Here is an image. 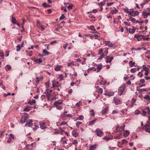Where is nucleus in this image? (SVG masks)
<instances>
[{"label": "nucleus", "mask_w": 150, "mask_h": 150, "mask_svg": "<svg viewBox=\"0 0 150 150\" xmlns=\"http://www.w3.org/2000/svg\"><path fill=\"white\" fill-rule=\"evenodd\" d=\"M24 115L22 116L20 122L23 124L25 122L26 120L28 117V115L27 113H24Z\"/></svg>", "instance_id": "obj_1"}, {"label": "nucleus", "mask_w": 150, "mask_h": 150, "mask_svg": "<svg viewBox=\"0 0 150 150\" xmlns=\"http://www.w3.org/2000/svg\"><path fill=\"white\" fill-rule=\"evenodd\" d=\"M125 84H123L119 88L118 90V92H119V95L120 96H121L125 89Z\"/></svg>", "instance_id": "obj_2"}, {"label": "nucleus", "mask_w": 150, "mask_h": 150, "mask_svg": "<svg viewBox=\"0 0 150 150\" xmlns=\"http://www.w3.org/2000/svg\"><path fill=\"white\" fill-rule=\"evenodd\" d=\"M130 13L129 15L131 16L135 17L139 14V12L137 11H134L133 9H130Z\"/></svg>", "instance_id": "obj_3"}, {"label": "nucleus", "mask_w": 150, "mask_h": 150, "mask_svg": "<svg viewBox=\"0 0 150 150\" xmlns=\"http://www.w3.org/2000/svg\"><path fill=\"white\" fill-rule=\"evenodd\" d=\"M145 131L149 133H150V123L149 121H147V123L144 126Z\"/></svg>", "instance_id": "obj_4"}, {"label": "nucleus", "mask_w": 150, "mask_h": 150, "mask_svg": "<svg viewBox=\"0 0 150 150\" xmlns=\"http://www.w3.org/2000/svg\"><path fill=\"white\" fill-rule=\"evenodd\" d=\"M125 127V125L122 126H118L116 127V130L118 132H122L124 130Z\"/></svg>", "instance_id": "obj_5"}, {"label": "nucleus", "mask_w": 150, "mask_h": 150, "mask_svg": "<svg viewBox=\"0 0 150 150\" xmlns=\"http://www.w3.org/2000/svg\"><path fill=\"white\" fill-rule=\"evenodd\" d=\"M95 132L97 135L100 137H101L103 133V132L98 128H97Z\"/></svg>", "instance_id": "obj_6"}, {"label": "nucleus", "mask_w": 150, "mask_h": 150, "mask_svg": "<svg viewBox=\"0 0 150 150\" xmlns=\"http://www.w3.org/2000/svg\"><path fill=\"white\" fill-rule=\"evenodd\" d=\"M37 27L39 29H41L42 31H43L45 30V28L41 24L40 22L38 21L36 24Z\"/></svg>", "instance_id": "obj_7"}, {"label": "nucleus", "mask_w": 150, "mask_h": 150, "mask_svg": "<svg viewBox=\"0 0 150 150\" xmlns=\"http://www.w3.org/2000/svg\"><path fill=\"white\" fill-rule=\"evenodd\" d=\"M150 15V13L149 12H147L146 11H144L142 12V16L144 18H147L148 16Z\"/></svg>", "instance_id": "obj_8"}, {"label": "nucleus", "mask_w": 150, "mask_h": 150, "mask_svg": "<svg viewBox=\"0 0 150 150\" xmlns=\"http://www.w3.org/2000/svg\"><path fill=\"white\" fill-rule=\"evenodd\" d=\"M33 121L32 120H28L27 122L26 123L25 126H28V127H31L33 125L32 123Z\"/></svg>", "instance_id": "obj_9"}, {"label": "nucleus", "mask_w": 150, "mask_h": 150, "mask_svg": "<svg viewBox=\"0 0 150 150\" xmlns=\"http://www.w3.org/2000/svg\"><path fill=\"white\" fill-rule=\"evenodd\" d=\"M105 45L106 46H108L109 47H112L114 44L110 41H106L105 42Z\"/></svg>", "instance_id": "obj_10"}, {"label": "nucleus", "mask_w": 150, "mask_h": 150, "mask_svg": "<svg viewBox=\"0 0 150 150\" xmlns=\"http://www.w3.org/2000/svg\"><path fill=\"white\" fill-rule=\"evenodd\" d=\"M9 137L8 138L7 140V143H10L12 139H14V135L12 134H10L9 135Z\"/></svg>", "instance_id": "obj_11"}, {"label": "nucleus", "mask_w": 150, "mask_h": 150, "mask_svg": "<svg viewBox=\"0 0 150 150\" xmlns=\"http://www.w3.org/2000/svg\"><path fill=\"white\" fill-rule=\"evenodd\" d=\"M114 99L115 105H117L121 103V100L119 99L114 97Z\"/></svg>", "instance_id": "obj_12"}, {"label": "nucleus", "mask_w": 150, "mask_h": 150, "mask_svg": "<svg viewBox=\"0 0 150 150\" xmlns=\"http://www.w3.org/2000/svg\"><path fill=\"white\" fill-rule=\"evenodd\" d=\"M59 82H57L55 81H52V85L53 86V87H56L57 88H58L59 87Z\"/></svg>", "instance_id": "obj_13"}, {"label": "nucleus", "mask_w": 150, "mask_h": 150, "mask_svg": "<svg viewBox=\"0 0 150 150\" xmlns=\"http://www.w3.org/2000/svg\"><path fill=\"white\" fill-rule=\"evenodd\" d=\"M97 146V145L96 144L91 145L90 146L88 150H95Z\"/></svg>", "instance_id": "obj_14"}, {"label": "nucleus", "mask_w": 150, "mask_h": 150, "mask_svg": "<svg viewBox=\"0 0 150 150\" xmlns=\"http://www.w3.org/2000/svg\"><path fill=\"white\" fill-rule=\"evenodd\" d=\"M97 72H99L101 69L102 68V65L101 64H97Z\"/></svg>", "instance_id": "obj_15"}, {"label": "nucleus", "mask_w": 150, "mask_h": 150, "mask_svg": "<svg viewBox=\"0 0 150 150\" xmlns=\"http://www.w3.org/2000/svg\"><path fill=\"white\" fill-rule=\"evenodd\" d=\"M105 58H107V59L105 61L106 63H110L113 59V58L112 57H109L108 56H107Z\"/></svg>", "instance_id": "obj_16"}, {"label": "nucleus", "mask_w": 150, "mask_h": 150, "mask_svg": "<svg viewBox=\"0 0 150 150\" xmlns=\"http://www.w3.org/2000/svg\"><path fill=\"white\" fill-rule=\"evenodd\" d=\"M62 100L56 101L54 103V105H61L62 103Z\"/></svg>", "instance_id": "obj_17"}, {"label": "nucleus", "mask_w": 150, "mask_h": 150, "mask_svg": "<svg viewBox=\"0 0 150 150\" xmlns=\"http://www.w3.org/2000/svg\"><path fill=\"white\" fill-rule=\"evenodd\" d=\"M40 127L42 129H45L47 128L45 123H43L40 124Z\"/></svg>", "instance_id": "obj_18"}, {"label": "nucleus", "mask_w": 150, "mask_h": 150, "mask_svg": "<svg viewBox=\"0 0 150 150\" xmlns=\"http://www.w3.org/2000/svg\"><path fill=\"white\" fill-rule=\"evenodd\" d=\"M141 35H135L134 37L137 39L138 41H141L142 40V38L141 37Z\"/></svg>", "instance_id": "obj_19"}, {"label": "nucleus", "mask_w": 150, "mask_h": 150, "mask_svg": "<svg viewBox=\"0 0 150 150\" xmlns=\"http://www.w3.org/2000/svg\"><path fill=\"white\" fill-rule=\"evenodd\" d=\"M130 133V132L129 130H126L123 133V136L125 137H127L128 136Z\"/></svg>", "instance_id": "obj_20"}, {"label": "nucleus", "mask_w": 150, "mask_h": 150, "mask_svg": "<svg viewBox=\"0 0 150 150\" xmlns=\"http://www.w3.org/2000/svg\"><path fill=\"white\" fill-rule=\"evenodd\" d=\"M114 92H107L105 93L104 94V95L105 96H113L114 95Z\"/></svg>", "instance_id": "obj_21"}, {"label": "nucleus", "mask_w": 150, "mask_h": 150, "mask_svg": "<svg viewBox=\"0 0 150 150\" xmlns=\"http://www.w3.org/2000/svg\"><path fill=\"white\" fill-rule=\"evenodd\" d=\"M62 66L60 65H57L54 68V70L56 71H58L60 70Z\"/></svg>", "instance_id": "obj_22"}, {"label": "nucleus", "mask_w": 150, "mask_h": 150, "mask_svg": "<svg viewBox=\"0 0 150 150\" xmlns=\"http://www.w3.org/2000/svg\"><path fill=\"white\" fill-rule=\"evenodd\" d=\"M144 69H142L137 74V75L140 78L142 77L143 76V71Z\"/></svg>", "instance_id": "obj_23"}, {"label": "nucleus", "mask_w": 150, "mask_h": 150, "mask_svg": "<svg viewBox=\"0 0 150 150\" xmlns=\"http://www.w3.org/2000/svg\"><path fill=\"white\" fill-rule=\"evenodd\" d=\"M72 134L73 136L75 137H77L79 136L78 133L75 131H72Z\"/></svg>", "instance_id": "obj_24"}, {"label": "nucleus", "mask_w": 150, "mask_h": 150, "mask_svg": "<svg viewBox=\"0 0 150 150\" xmlns=\"http://www.w3.org/2000/svg\"><path fill=\"white\" fill-rule=\"evenodd\" d=\"M118 12V10L116 9L112 10L110 11V13L112 14H115L117 13Z\"/></svg>", "instance_id": "obj_25"}, {"label": "nucleus", "mask_w": 150, "mask_h": 150, "mask_svg": "<svg viewBox=\"0 0 150 150\" xmlns=\"http://www.w3.org/2000/svg\"><path fill=\"white\" fill-rule=\"evenodd\" d=\"M96 70V69L94 67H92L89 68L87 69V71L88 72H89L91 71H95Z\"/></svg>", "instance_id": "obj_26"}, {"label": "nucleus", "mask_w": 150, "mask_h": 150, "mask_svg": "<svg viewBox=\"0 0 150 150\" xmlns=\"http://www.w3.org/2000/svg\"><path fill=\"white\" fill-rule=\"evenodd\" d=\"M108 107H106L104 109H103L102 110V114L103 115L105 114V113H106L107 111H108Z\"/></svg>", "instance_id": "obj_27"}, {"label": "nucleus", "mask_w": 150, "mask_h": 150, "mask_svg": "<svg viewBox=\"0 0 150 150\" xmlns=\"http://www.w3.org/2000/svg\"><path fill=\"white\" fill-rule=\"evenodd\" d=\"M135 29L134 28H129V32L132 34H133L135 32Z\"/></svg>", "instance_id": "obj_28"}, {"label": "nucleus", "mask_w": 150, "mask_h": 150, "mask_svg": "<svg viewBox=\"0 0 150 150\" xmlns=\"http://www.w3.org/2000/svg\"><path fill=\"white\" fill-rule=\"evenodd\" d=\"M30 107L28 106H26L24 109L23 111L25 112H28L30 110Z\"/></svg>", "instance_id": "obj_29"}, {"label": "nucleus", "mask_w": 150, "mask_h": 150, "mask_svg": "<svg viewBox=\"0 0 150 150\" xmlns=\"http://www.w3.org/2000/svg\"><path fill=\"white\" fill-rule=\"evenodd\" d=\"M11 23L14 24H16V19L13 17H12Z\"/></svg>", "instance_id": "obj_30"}, {"label": "nucleus", "mask_w": 150, "mask_h": 150, "mask_svg": "<svg viewBox=\"0 0 150 150\" xmlns=\"http://www.w3.org/2000/svg\"><path fill=\"white\" fill-rule=\"evenodd\" d=\"M11 68V66L9 65H7L5 67V68L7 71L9 70Z\"/></svg>", "instance_id": "obj_31"}, {"label": "nucleus", "mask_w": 150, "mask_h": 150, "mask_svg": "<svg viewBox=\"0 0 150 150\" xmlns=\"http://www.w3.org/2000/svg\"><path fill=\"white\" fill-rule=\"evenodd\" d=\"M135 64L134 62H133L132 61H130L129 62V66L131 67H133Z\"/></svg>", "instance_id": "obj_32"}, {"label": "nucleus", "mask_w": 150, "mask_h": 150, "mask_svg": "<svg viewBox=\"0 0 150 150\" xmlns=\"http://www.w3.org/2000/svg\"><path fill=\"white\" fill-rule=\"evenodd\" d=\"M129 20L131 21L133 23H134L136 21V19L131 16L129 17Z\"/></svg>", "instance_id": "obj_33"}, {"label": "nucleus", "mask_w": 150, "mask_h": 150, "mask_svg": "<svg viewBox=\"0 0 150 150\" xmlns=\"http://www.w3.org/2000/svg\"><path fill=\"white\" fill-rule=\"evenodd\" d=\"M143 69L145 71H149V68L146 67L145 65H144L143 66Z\"/></svg>", "instance_id": "obj_34"}, {"label": "nucleus", "mask_w": 150, "mask_h": 150, "mask_svg": "<svg viewBox=\"0 0 150 150\" xmlns=\"http://www.w3.org/2000/svg\"><path fill=\"white\" fill-rule=\"evenodd\" d=\"M43 52L45 55L49 54L50 53L48 52L45 49L43 50Z\"/></svg>", "instance_id": "obj_35"}, {"label": "nucleus", "mask_w": 150, "mask_h": 150, "mask_svg": "<svg viewBox=\"0 0 150 150\" xmlns=\"http://www.w3.org/2000/svg\"><path fill=\"white\" fill-rule=\"evenodd\" d=\"M36 101L35 100H33L31 101H30L28 102V103L30 104L31 105H32L33 104L35 103Z\"/></svg>", "instance_id": "obj_36"}, {"label": "nucleus", "mask_w": 150, "mask_h": 150, "mask_svg": "<svg viewBox=\"0 0 150 150\" xmlns=\"http://www.w3.org/2000/svg\"><path fill=\"white\" fill-rule=\"evenodd\" d=\"M84 119V117L82 115H80L79 117L77 118L78 120H83Z\"/></svg>", "instance_id": "obj_37"}, {"label": "nucleus", "mask_w": 150, "mask_h": 150, "mask_svg": "<svg viewBox=\"0 0 150 150\" xmlns=\"http://www.w3.org/2000/svg\"><path fill=\"white\" fill-rule=\"evenodd\" d=\"M16 47L17 48L16 50L18 52L22 48L19 44H18L16 46Z\"/></svg>", "instance_id": "obj_38"}, {"label": "nucleus", "mask_w": 150, "mask_h": 150, "mask_svg": "<svg viewBox=\"0 0 150 150\" xmlns=\"http://www.w3.org/2000/svg\"><path fill=\"white\" fill-rule=\"evenodd\" d=\"M134 113L136 115H138L141 113V112L139 110L137 109L135 111Z\"/></svg>", "instance_id": "obj_39"}, {"label": "nucleus", "mask_w": 150, "mask_h": 150, "mask_svg": "<svg viewBox=\"0 0 150 150\" xmlns=\"http://www.w3.org/2000/svg\"><path fill=\"white\" fill-rule=\"evenodd\" d=\"M97 119H96L95 120H93L92 121H90L89 123V124L90 125H92L93 124H94L95 123V121Z\"/></svg>", "instance_id": "obj_40"}, {"label": "nucleus", "mask_w": 150, "mask_h": 150, "mask_svg": "<svg viewBox=\"0 0 150 150\" xmlns=\"http://www.w3.org/2000/svg\"><path fill=\"white\" fill-rule=\"evenodd\" d=\"M102 139L104 140H105L107 141H108L110 139V137L108 136L104 137L102 138Z\"/></svg>", "instance_id": "obj_41"}, {"label": "nucleus", "mask_w": 150, "mask_h": 150, "mask_svg": "<svg viewBox=\"0 0 150 150\" xmlns=\"http://www.w3.org/2000/svg\"><path fill=\"white\" fill-rule=\"evenodd\" d=\"M123 10L124 11L125 13H127L129 14L130 12V11H129L128 8H124Z\"/></svg>", "instance_id": "obj_42"}, {"label": "nucleus", "mask_w": 150, "mask_h": 150, "mask_svg": "<svg viewBox=\"0 0 150 150\" xmlns=\"http://www.w3.org/2000/svg\"><path fill=\"white\" fill-rule=\"evenodd\" d=\"M144 99L149 100V99H150V97L149 95H146L144 96Z\"/></svg>", "instance_id": "obj_43"}, {"label": "nucleus", "mask_w": 150, "mask_h": 150, "mask_svg": "<svg viewBox=\"0 0 150 150\" xmlns=\"http://www.w3.org/2000/svg\"><path fill=\"white\" fill-rule=\"evenodd\" d=\"M87 28L91 30H94V27L93 26H91L89 27H87Z\"/></svg>", "instance_id": "obj_44"}, {"label": "nucleus", "mask_w": 150, "mask_h": 150, "mask_svg": "<svg viewBox=\"0 0 150 150\" xmlns=\"http://www.w3.org/2000/svg\"><path fill=\"white\" fill-rule=\"evenodd\" d=\"M74 62H70V63H67V65L68 67H70L71 66H72V65H74Z\"/></svg>", "instance_id": "obj_45"}, {"label": "nucleus", "mask_w": 150, "mask_h": 150, "mask_svg": "<svg viewBox=\"0 0 150 150\" xmlns=\"http://www.w3.org/2000/svg\"><path fill=\"white\" fill-rule=\"evenodd\" d=\"M42 5L44 7L46 8L49 7L50 6V5H48L46 3H44L42 4Z\"/></svg>", "instance_id": "obj_46"}, {"label": "nucleus", "mask_w": 150, "mask_h": 150, "mask_svg": "<svg viewBox=\"0 0 150 150\" xmlns=\"http://www.w3.org/2000/svg\"><path fill=\"white\" fill-rule=\"evenodd\" d=\"M82 123V122L79 121H78L76 124V125L77 128H78L79 125Z\"/></svg>", "instance_id": "obj_47"}, {"label": "nucleus", "mask_w": 150, "mask_h": 150, "mask_svg": "<svg viewBox=\"0 0 150 150\" xmlns=\"http://www.w3.org/2000/svg\"><path fill=\"white\" fill-rule=\"evenodd\" d=\"M65 17L64 16V14H62L61 16L59 18V20L61 21L62 20L64 19Z\"/></svg>", "instance_id": "obj_48"}, {"label": "nucleus", "mask_w": 150, "mask_h": 150, "mask_svg": "<svg viewBox=\"0 0 150 150\" xmlns=\"http://www.w3.org/2000/svg\"><path fill=\"white\" fill-rule=\"evenodd\" d=\"M128 141L126 139H124L122 140V144H126L128 143Z\"/></svg>", "instance_id": "obj_49"}, {"label": "nucleus", "mask_w": 150, "mask_h": 150, "mask_svg": "<svg viewBox=\"0 0 150 150\" xmlns=\"http://www.w3.org/2000/svg\"><path fill=\"white\" fill-rule=\"evenodd\" d=\"M54 106L56 107L59 110H61L62 109V106L61 105H54Z\"/></svg>", "instance_id": "obj_50"}, {"label": "nucleus", "mask_w": 150, "mask_h": 150, "mask_svg": "<svg viewBox=\"0 0 150 150\" xmlns=\"http://www.w3.org/2000/svg\"><path fill=\"white\" fill-rule=\"evenodd\" d=\"M65 138V137H63L62 138H61V141H62L63 142H64V143H65V144H67V141H68V139H66L65 140V141H64V140H63V139Z\"/></svg>", "instance_id": "obj_51"}, {"label": "nucleus", "mask_w": 150, "mask_h": 150, "mask_svg": "<svg viewBox=\"0 0 150 150\" xmlns=\"http://www.w3.org/2000/svg\"><path fill=\"white\" fill-rule=\"evenodd\" d=\"M98 93L101 94H102L103 92V89L102 88H99V90L98 91Z\"/></svg>", "instance_id": "obj_52"}, {"label": "nucleus", "mask_w": 150, "mask_h": 150, "mask_svg": "<svg viewBox=\"0 0 150 150\" xmlns=\"http://www.w3.org/2000/svg\"><path fill=\"white\" fill-rule=\"evenodd\" d=\"M72 144L74 145H76L78 144V142L76 139L73 140L72 141Z\"/></svg>", "instance_id": "obj_53"}, {"label": "nucleus", "mask_w": 150, "mask_h": 150, "mask_svg": "<svg viewBox=\"0 0 150 150\" xmlns=\"http://www.w3.org/2000/svg\"><path fill=\"white\" fill-rule=\"evenodd\" d=\"M93 36L95 37V39H97L98 40H100V38H99V36L98 35L96 34H94L93 35Z\"/></svg>", "instance_id": "obj_54"}, {"label": "nucleus", "mask_w": 150, "mask_h": 150, "mask_svg": "<svg viewBox=\"0 0 150 150\" xmlns=\"http://www.w3.org/2000/svg\"><path fill=\"white\" fill-rule=\"evenodd\" d=\"M68 45V43H66V44L63 45V47L64 49H65V50L66 49L67 47V46Z\"/></svg>", "instance_id": "obj_55"}, {"label": "nucleus", "mask_w": 150, "mask_h": 150, "mask_svg": "<svg viewBox=\"0 0 150 150\" xmlns=\"http://www.w3.org/2000/svg\"><path fill=\"white\" fill-rule=\"evenodd\" d=\"M130 71L132 73H135L136 71V68H132L131 69Z\"/></svg>", "instance_id": "obj_56"}, {"label": "nucleus", "mask_w": 150, "mask_h": 150, "mask_svg": "<svg viewBox=\"0 0 150 150\" xmlns=\"http://www.w3.org/2000/svg\"><path fill=\"white\" fill-rule=\"evenodd\" d=\"M73 5L71 4L67 7L70 10L72 8Z\"/></svg>", "instance_id": "obj_57"}, {"label": "nucleus", "mask_w": 150, "mask_h": 150, "mask_svg": "<svg viewBox=\"0 0 150 150\" xmlns=\"http://www.w3.org/2000/svg\"><path fill=\"white\" fill-rule=\"evenodd\" d=\"M90 112L91 115L93 116H94L95 115V113L94 112L93 110H91L90 111Z\"/></svg>", "instance_id": "obj_58"}, {"label": "nucleus", "mask_w": 150, "mask_h": 150, "mask_svg": "<svg viewBox=\"0 0 150 150\" xmlns=\"http://www.w3.org/2000/svg\"><path fill=\"white\" fill-rule=\"evenodd\" d=\"M0 57H1L3 58H4V54L3 52L0 51Z\"/></svg>", "instance_id": "obj_59"}, {"label": "nucleus", "mask_w": 150, "mask_h": 150, "mask_svg": "<svg viewBox=\"0 0 150 150\" xmlns=\"http://www.w3.org/2000/svg\"><path fill=\"white\" fill-rule=\"evenodd\" d=\"M103 58H105V57L104 54H103L98 59V60H100Z\"/></svg>", "instance_id": "obj_60"}, {"label": "nucleus", "mask_w": 150, "mask_h": 150, "mask_svg": "<svg viewBox=\"0 0 150 150\" xmlns=\"http://www.w3.org/2000/svg\"><path fill=\"white\" fill-rule=\"evenodd\" d=\"M57 41L56 40H54L50 42V44L52 45L57 42Z\"/></svg>", "instance_id": "obj_61"}, {"label": "nucleus", "mask_w": 150, "mask_h": 150, "mask_svg": "<svg viewBox=\"0 0 150 150\" xmlns=\"http://www.w3.org/2000/svg\"><path fill=\"white\" fill-rule=\"evenodd\" d=\"M11 93H10L8 92L7 93H4V96L5 97H7L8 96L10 95Z\"/></svg>", "instance_id": "obj_62"}, {"label": "nucleus", "mask_w": 150, "mask_h": 150, "mask_svg": "<svg viewBox=\"0 0 150 150\" xmlns=\"http://www.w3.org/2000/svg\"><path fill=\"white\" fill-rule=\"evenodd\" d=\"M105 1H102V2H101L100 3H99V6H102L103 5L105 4Z\"/></svg>", "instance_id": "obj_63"}, {"label": "nucleus", "mask_w": 150, "mask_h": 150, "mask_svg": "<svg viewBox=\"0 0 150 150\" xmlns=\"http://www.w3.org/2000/svg\"><path fill=\"white\" fill-rule=\"evenodd\" d=\"M42 58H40L38 59V63H40L42 62Z\"/></svg>", "instance_id": "obj_64"}]
</instances>
